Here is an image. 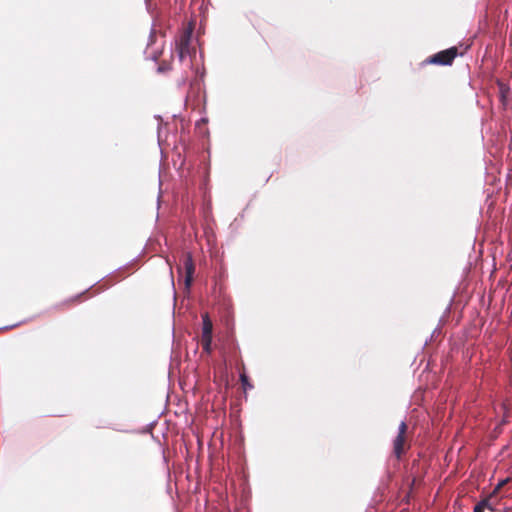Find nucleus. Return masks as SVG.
Here are the masks:
<instances>
[{"label":"nucleus","instance_id":"obj_1","mask_svg":"<svg viewBox=\"0 0 512 512\" xmlns=\"http://www.w3.org/2000/svg\"><path fill=\"white\" fill-rule=\"evenodd\" d=\"M457 55L458 49L456 47H450L432 55L426 60V62L429 64L447 66L452 64Z\"/></svg>","mask_w":512,"mask_h":512},{"label":"nucleus","instance_id":"obj_2","mask_svg":"<svg viewBox=\"0 0 512 512\" xmlns=\"http://www.w3.org/2000/svg\"><path fill=\"white\" fill-rule=\"evenodd\" d=\"M190 38L191 32L187 31L175 41V53L180 62H183L185 58L190 54Z\"/></svg>","mask_w":512,"mask_h":512},{"label":"nucleus","instance_id":"obj_3","mask_svg":"<svg viewBox=\"0 0 512 512\" xmlns=\"http://www.w3.org/2000/svg\"><path fill=\"white\" fill-rule=\"evenodd\" d=\"M183 267L185 269L184 284L187 289L191 287L193 276L195 272V265L192 254L190 252L185 253L183 257Z\"/></svg>","mask_w":512,"mask_h":512},{"label":"nucleus","instance_id":"obj_4","mask_svg":"<svg viewBox=\"0 0 512 512\" xmlns=\"http://www.w3.org/2000/svg\"><path fill=\"white\" fill-rule=\"evenodd\" d=\"M496 84L499 90V100L501 104L505 107L507 105L508 96L511 91L510 86L509 84L503 82L500 79H497Z\"/></svg>","mask_w":512,"mask_h":512},{"label":"nucleus","instance_id":"obj_5","mask_svg":"<svg viewBox=\"0 0 512 512\" xmlns=\"http://www.w3.org/2000/svg\"><path fill=\"white\" fill-rule=\"evenodd\" d=\"M213 332V324L212 321L208 315V313H205L202 315V336L208 338L212 337Z\"/></svg>","mask_w":512,"mask_h":512},{"label":"nucleus","instance_id":"obj_6","mask_svg":"<svg viewBox=\"0 0 512 512\" xmlns=\"http://www.w3.org/2000/svg\"><path fill=\"white\" fill-rule=\"evenodd\" d=\"M404 442H405V436L397 434V436L393 442V452L397 458H400V456L402 455V453L404 451V449H403Z\"/></svg>","mask_w":512,"mask_h":512},{"label":"nucleus","instance_id":"obj_7","mask_svg":"<svg viewBox=\"0 0 512 512\" xmlns=\"http://www.w3.org/2000/svg\"><path fill=\"white\" fill-rule=\"evenodd\" d=\"M486 508L492 510L489 501L487 499H484L477 503V505L474 507L473 512H484Z\"/></svg>","mask_w":512,"mask_h":512},{"label":"nucleus","instance_id":"obj_8","mask_svg":"<svg viewBox=\"0 0 512 512\" xmlns=\"http://www.w3.org/2000/svg\"><path fill=\"white\" fill-rule=\"evenodd\" d=\"M201 343H202V348H203V350H204L206 353L210 354V353H211V351H212V348H211V344H212V337H208V338H206V337L202 336V337H201Z\"/></svg>","mask_w":512,"mask_h":512},{"label":"nucleus","instance_id":"obj_9","mask_svg":"<svg viewBox=\"0 0 512 512\" xmlns=\"http://www.w3.org/2000/svg\"><path fill=\"white\" fill-rule=\"evenodd\" d=\"M240 381L244 391L250 390L253 388V385L250 383L249 378L246 374H240Z\"/></svg>","mask_w":512,"mask_h":512},{"label":"nucleus","instance_id":"obj_10","mask_svg":"<svg viewBox=\"0 0 512 512\" xmlns=\"http://www.w3.org/2000/svg\"><path fill=\"white\" fill-rule=\"evenodd\" d=\"M147 59H150L152 61H157L161 52L160 51H153L151 53L148 52V49L144 52Z\"/></svg>","mask_w":512,"mask_h":512},{"label":"nucleus","instance_id":"obj_11","mask_svg":"<svg viewBox=\"0 0 512 512\" xmlns=\"http://www.w3.org/2000/svg\"><path fill=\"white\" fill-rule=\"evenodd\" d=\"M172 69L171 65L169 63H162L158 66L157 72L158 73H165Z\"/></svg>","mask_w":512,"mask_h":512},{"label":"nucleus","instance_id":"obj_12","mask_svg":"<svg viewBox=\"0 0 512 512\" xmlns=\"http://www.w3.org/2000/svg\"><path fill=\"white\" fill-rule=\"evenodd\" d=\"M406 430H407V424L404 420H402L398 426V435L405 436Z\"/></svg>","mask_w":512,"mask_h":512},{"label":"nucleus","instance_id":"obj_13","mask_svg":"<svg viewBox=\"0 0 512 512\" xmlns=\"http://www.w3.org/2000/svg\"><path fill=\"white\" fill-rule=\"evenodd\" d=\"M508 482V479H504V480H501L495 487L494 489V492H496L497 490H499L504 484H506Z\"/></svg>","mask_w":512,"mask_h":512},{"label":"nucleus","instance_id":"obj_14","mask_svg":"<svg viewBox=\"0 0 512 512\" xmlns=\"http://www.w3.org/2000/svg\"><path fill=\"white\" fill-rule=\"evenodd\" d=\"M155 37V30L154 29H151V32H150V35H149V43H148V46L150 45V43L153 41Z\"/></svg>","mask_w":512,"mask_h":512},{"label":"nucleus","instance_id":"obj_15","mask_svg":"<svg viewBox=\"0 0 512 512\" xmlns=\"http://www.w3.org/2000/svg\"><path fill=\"white\" fill-rule=\"evenodd\" d=\"M440 332V329L439 328H435L431 334V338H433L434 335H437V333Z\"/></svg>","mask_w":512,"mask_h":512},{"label":"nucleus","instance_id":"obj_16","mask_svg":"<svg viewBox=\"0 0 512 512\" xmlns=\"http://www.w3.org/2000/svg\"><path fill=\"white\" fill-rule=\"evenodd\" d=\"M15 326H16V325L6 326V327H4V329L14 328Z\"/></svg>","mask_w":512,"mask_h":512},{"label":"nucleus","instance_id":"obj_17","mask_svg":"<svg viewBox=\"0 0 512 512\" xmlns=\"http://www.w3.org/2000/svg\"><path fill=\"white\" fill-rule=\"evenodd\" d=\"M157 204L158 205L160 204V196H158V198H157Z\"/></svg>","mask_w":512,"mask_h":512}]
</instances>
